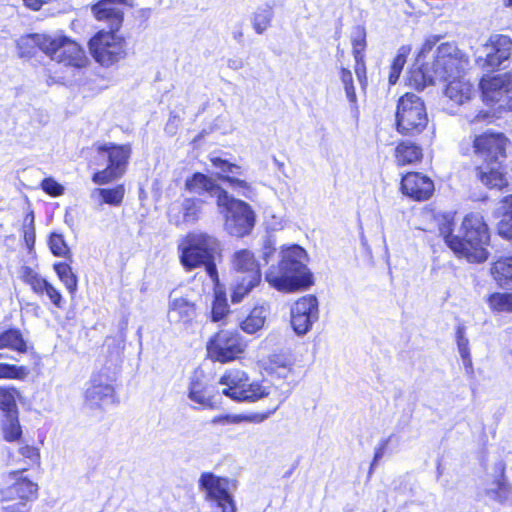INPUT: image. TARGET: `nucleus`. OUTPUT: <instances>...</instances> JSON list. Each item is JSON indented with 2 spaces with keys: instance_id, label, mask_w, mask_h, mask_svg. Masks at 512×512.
<instances>
[{
  "instance_id": "obj_1",
  "label": "nucleus",
  "mask_w": 512,
  "mask_h": 512,
  "mask_svg": "<svg viewBox=\"0 0 512 512\" xmlns=\"http://www.w3.org/2000/svg\"><path fill=\"white\" fill-rule=\"evenodd\" d=\"M508 138L500 132H484L473 140L477 178L490 189L508 185L503 163L507 158Z\"/></svg>"
},
{
  "instance_id": "obj_2",
  "label": "nucleus",
  "mask_w": 512,
  "mask_h": 512,
  "mask_svg": "<svg viewBox=\"0 0 512 512\" xmlns=\"http://www.w3.org/2000/svg\"><path fill=\"white\" fill-rule=\"evenodd\" d=\"M307 253L299 245H292L280 253L277 265L269 267L265 280L279 291L291 292L309 287L313 276L307 265Z\"/></svg>"
},
{
  "instance_id": "obj_3",
  "label": "nucleus",
  "mask_w": 512,
  "mask_h": 512,
  "mask_svg": "<svg viewBox=\"0 0 512 512\" xmlns=\"http://www.w3.org/2000/svg\"><path fill=\"white\" fill-rule=\"evenodd\" d=\"M179 251L186 269L205 266L209 277L213 281L218 280L215 258L220 252V242L216 237L201 231L188 233L179 244Z\"/></svg>"
},
{
  "instance_id": "obj_4",
  "label": "nucleus",
  "mask_w": 512,
  "mask_h": 512,
  "mask_svg": "<svg viewBox=\"0 0 512 512\" xmlns=\"http://www.w3.org/2000/svg\"><path fill=\"white\" fill-rule=\"evenodd\" d=\"M488 241V228L483 217L470 213L463 219L461 235H456V240H449V248L469 262L480 263L488 258L485 248Z\"/></svg>"
},
{
  "instance_id": "obj_5",
  "label": "nucleus",
  "mask_w": 512,
  "mask_h": 512,
  "mask_svg": "<svg viewBox=\"0 0 512 512\" xmlns=\"http://www.w3.org/2000/svg\"><path fill=\"white\" fill-rule=\"evenodd\" d=\"M34 44L52 60L65 66L82 68L88 59L79 44L65 36L35 34L21 38L18 45Z\"/></svg>"
},
{
  "instance_id": "obj_6",
  "label": "nucleus",
  "mask_w": 512,
  "mask_h": 512,
  "mask_svg": "<svg viewBox=\"0 0 512 512\" xmlns=\"http://www.w3.org/2000/svg\"><path fill=\"white\" fill-rule=\"evenodd\" d=\"M217 206L225 219L224 228L230 235L243 237L250 234L255 225V213L248 203L227 193L219 197Z\"/></svg>"
},
{
  "instance_id": "obj_7",
  "label": "nucleus",
  "mask_w": 512,
  "mask_h": 512,
  "mask_svg": "<svg viewBox=\"0 0 512 512\" xmlns=\"http://www.w3.org/2000/svg\"><path fill=\"white\" fill-rule=\"evenodd\" d=\"M246 372L238 369L228 370L221 378L220 384L226 386L222 393L238 402H255L271 394L272 387L263 383L248 384Z\"/></svg>"
},
{
  "instance_id": "obj_8",
  "label": "nucleus",
  "mask_w": 512,
  "mask_h": 512,
  "mask_svg": "<svg viewBox=\"0 0 512 512\" xmlns=\"http://www.w3.org/2000/svg\"><path fill=\"white\" fill-rule=\"evenodd\" d=\"M428 124L426 107L422 99L412 93L403 95L397 105L396 126L403 135H417Z\"/></svg>"
},
{
  "instance_id": "obj_9",
  "label": "nucleus",
  "mask_w": 512,
  "mask_h": 512,
  "mask_svg": "<svg viewBox=\"0 0 512 512\" xmlns=\"http://www.w3.org/2000/svg\"><path fill=\"white\" fill-rule=\"evenodd\" d=\"M117 31L101 30L89 41L93 58L102 66L110 67L126 57L125 39Z\"/></svg>"
},
{
  "instance_id": "obj_10",
  "label": "nucleus",
  "mask_w": 512,
  "mask_h": 512,
  "mask_svg": "<svg viewBox=\"0 0 512 512\" xmlns=\"http://www.w3.org/2000/svg\"><path fill=\"white\" fill-rule=\"evenodd\" d=\"M469 64L468 58L453 43H442L438 46L435 60L431 64L436 78L448 81L452 78L465 75Z\"/></svg>"
},
{
  "instance_id": "obj_11",
  "label": "nucleus",
  "mask_w": 512,
  "mask_h": 512,
  "mask_svg": "<svg viewBox=\"0 0 512 512\" xmlns=\"http://www.w3.org/2000/svg\"><path fill=\"white\" fill-rule=\"evenodd\" d=\"M98 151L107 153L109 163L106 169L93 175V182L98 185H104L120 178L126 171L132 152L131 146L129 144L116 145L114 143H105L98 147Z\"/></svg>"
},
{
  "instance_id": "obj_12",
  "label": "nucleus",
  "mask_w": 512,
  "mask_h": 512,
  "mask_svg": "<svg viewBox=\"0 0 512 512\" xmlns=\"http://www.w3.org/2000/svg\"><path fill=\"white\" fill-rule=\"evenodd\" d=\"M199 487L206 492V498L220 510V512H236V505L231 495V488L235 484L228 478L216 476L213 473L205 472L199 479Z\"/></svg>"
},
{
  "instance_id": "obj_13",
  "label": "nucleus",
  "mask_w": 512,
  "mask_h": 512,
  "mask_svg": "<svg viewBox=\"0 0 512 512\" xmlns=\"http://www.w3.org/2000/svg\"><path fill=\"white\" fill-rule=\"evenodd\" d=\"M246 342L237 333L229 330H221L210 339L207 351L212 360L221 363L230 362L244 352Z\"/></svg>"
},
{
  "instance_id": "obj_14",
  "label": "nucleus",
  "mask_w": 512,
  "mask_h": 512,
  "mask_svg": "<svg viewBox=\"0 0 512 512\" xmlns=\"http://www.w3.org/2000/svg\"><path fill=\"white\" fill-rule=\"evenodd\" d=\"M24 471L15 470L5 476L6 485L0 489V502L25 501L27 504L38 497V484L23 475Z\"/></svg>"
},
{
  "instance_id": "obj_15",
  "label": "nucleus",
  "mask_w": 512,
  "mask_h": 512,
  "mask_svg": "<svg viewBox=\"0 0 512 512\" xmlns=\"http://www.w3.org/2000/svg\"><path fill=\"white\" fill-rule=\"evenodd\" d=\"M483 99L488 104H497L499 109L512 110V77L499 74L480 81Z\"/></svg>"
},
{
  "instance_id": "obj_16",
  "label": "nucleus",
  "mask_w": 512,
  "mask_h": 512,
  "mask_svg": "<svg viewBox=\"0 0 512 512\" xmlns=\"http://www.w3.org/2000/svg\"><path fill=\"white\" fill-rule=\"evenodd\" d=\"M318 318V300L313 295L301 297L291 307V325L297 335L306 334Z\"/></svg>"
},
{
  "instance_id": "obj_17",
  "label": "nucleus",
  "mask_w": 512,
  "mask_h": 512,
  "mask_svg": "<svg viewBox=\"0 0 512 512\" xmlns=\"http://www.w3.org/2000/svg\"><path fill=\"white\" fill-rule=\"evenodd\" d=\"M213 393V387L208 384L204 373L194 372L188 385V399L203 409H213L216 404Z\"/></svg>"
},
{
  "instance_id": "obj_18",
  "label": "nucleus",
  "mask_w": 512,
  "mask_h": 512,
  "mask_svg": "<svg viewBox=\"0 0 512 512\" xmlns=\"http://www.w3.org/2000/svg\"><path fill=\"white\" fill-rule=\"evenodd\" d=\"M401 190L414 200H427L434 192V183L421 173L410 172L402 178Z\"/></svg>"
},
{
  "instance_id": "obj_19",
  "label": "nucleus",
  "mask_w": 512,
  "mask_h": 512,
  "mask_svg": "<svg viewBox=\"0 0 512 512\" xmlns=\"http://www.w3.org/2000/svg\"><path fill=\"white\" fill-rule=\"evenodd\" d=\"M204 201L198 198H185L180 205H172L168 215L170 222L179 226L181 224H194L202 214Z\"/></svg>"
},
{
  "instance_id": "obj_20",
  "label": "nucleus",
  "mask_w": 512,
  "mask_h": 512,
  "mask_svg": "<svg viewBox=\"0 0 512 512\" xmlns=\"http://www.w3.org/2000/svg\"><path fill=\"white\" fill-rule=\"evenodd\" d=\"M196 316V306L187 297L172 292L169 296L167 318L172 324L188 323Z\"/></svg>"
},
{
  "instance_id": "obj_21",
  "label": "nucleus",
  "mask_w": 512,
  "mask_h": 512,
  "mask_svg": "<svg viewBox=\"0 0 512 512\" xmlns=\"http://www.w3.org/2000/svg\"><path fill=\"white\" fill-rule=\"evenodd\" d=\"M489 52L483 66L495 69L505 64L512 55V40L506 35H494L490 38Z\"/></svg>"
},
{
  "instance_id": "obj_22",
  "label": "nucleus",
  "mask_w": 512,
  "mask_h": 512,
  "mask_svg": "<svg viewBox=\"0 0 512 512\" xmlns=\"http://www.w3.org/2000/svg\"><path fill=\"white\" fill-rule=\"evenodd\" d=\"M127 0H100L92 6L94 16L100 21H108L110 30H119L123 22V11L121 5Z\"/></svg>"
},
{
  "instance_id": "obj_23",
  "label": "nucleus",
  "mask_w": 512,
  "mask_h": 512,
  "mask_svg": "<svg viewBox=\"0 0 512 512\" xmlns=\"http://www.w3.org/2000/svg\"><path fill=\"white\" fill-rule=\"evenodd\" d=\"M86 403L91 407H102L114 402V388L108 382L93 377L85 393Z\"/></svg>"
},
{
  "instance_id": "obj_24",
  "label": "nucleus",
  "mask_w": 512,
  "mask_h": 512,
  "mask_svg": "<svg viewBox=\"0 0 512 512\" xmlns=\"http://www.w3.org/2000/svg\"><path fill=\"white\" fill-rule=\"evenodd\" d=\"M447 82L445 95L459 105L469 101L476 94L474 85L466 75L452 78Z\"/></svg>"
},
{
  "instance_id": "obj_25",
  "label": "nucleus",
  "mask_w": 512,
  "mask_h": 512,
  "mask_svg": "<svg viewBox=\"0 0 512 512\" xmlns=\"http://www.w3.org/2000/svg\"><path fill=\"white\" fill-rule=\"evenodd\" d=\"M185 186L187 190L192 193H209L210 196L216 198V204L219 203V197H222V194L228 193L225 189L215 183L213 179L202 173H195L191 178L187 179Z\"/></svg>"
},
{
  "instance_id": "obj_26",
  "label": "nucleus",
  "mask_w": 512,
  "mask_h": 512,
  "mask_svg": "<svg viewBox=\"0 0 512 512\" xmlns=\"http://www.w3.org/2000/svg\"><path fill=\"white\" fill-rule=\"evenodd\" d=\"M232 268L243 276L261 277L259 264L253 253L247 249L236 251L232 257Z\"/></svg>"
},
{
  "instance_id": "obj_27",
  "label": "nucleus",
  "mask_w": 512,
  "mask_h": 512,
  "mask_svg": "<svg viewBox=\"0 0 512 512\" xmlns=\"http://www.w3.org/2000/svg\"><path fill=\"white\" fill-rule=\"evenodd\" d=\"M491 275L500 287L512 283V255L500 257L492 264Z\"/></svg>"
},
{
  "instance_id": "obj_28",
  "label": "nucleus",
  "mask_w": 512,
  "mask_h": 512,
  "mask_svg": "<svg viewBox=\"0 0 512 512\" xmlns=\"http://www.w3.org/2000/svg\"><path fill=\"white\" fill-rule=\"evenodd\" d=\"M422 158V149L416 144L403 141L395 149V159L398 165L412 164Z\"/></svg>"
},
{
  "instance_id": "obj_29",
  "label": "nucleus",
  "mask_w": 512,
  "mask_h": 512,
  "mask_svg": "<svg viewBox=\"0 0 512 512\" xmlns=\"http://www.w3.org/2000/svg\"><path fill=\"white\" fill-rule=\"evenodd\" d=\"M499 210L502 216L498 223V233L503 238L512 240V195L503 198Z\"/></svg>"
},
{
  "instance_id": "obj_30",
  "label": "nucleus",
  "mask_w": 512,
  "mask_h": 512,
  "mask_svg": "<svg viewBox=\"0 0 512 512\" xmlns=\"http://www.w3.org/2000/svg\"><path fill=\"white\" fill-rule=\"evenodd\" d=\"M0 349H11L24 353L27 351V345L18 329H8L0 332Z\"/></svg>"
},
{
  "instance_id": "obj_31",
  "label": "nucleus",
  "mask_w": 512,
  "mask_h": 512,
  "mask_svg": "<svg viewBox=\"0 0 512 512\" xmlns=\"http://www.w3.org/2000/svg\"><path fill=\"white\" fill-rule=\"evenodd\" d=\"M267 317L264 306L255 307L250 314L240 323V328L248 334H254L263 328Z\"/></svg>"
},
{
  "instance_id": "obj_32",
  "label": "nucleus",
  "mask_w": 512,
  "mask_h": 512,
  "mask_svg": "<svg viewBox=\"0 0 512 512\" xmlns=\"http://www.w3.org/2000/svg\"><path fill=\"white\" fill-rule=\"evenodd\" d=\"M436 80H439V78H436L432 66L429 64L411 71L409 76V84L417 90H423L427 85L433 84Z\"/></svg>"
},
{
  "instance_id": "obj_33",
  "label": "nucleus",
  "mask_w": 512,
  "mask_h": 512,
  "mask_svg": "<svg viewBox=\"0 0 512 512\" xmlns=\"http://www.w3.org/2000/svg\"><path fill=\"white\" fill-rule=\"evenodd\" d=\"M494 488L487 489L486 494L493 500L512 505V484L507 479H495Z\"/></svg>"
},
{
  "instance_id": "obj_34",
  "label": "nucleus",
  "mask_w": 512,
  "mask_h": 512,
  "mask_svg": "<svg viewBox=\"0 0 512 512\" xmlns=\"http://www.w3.org/2000/svg\"><path fill=\"white\" fill-rule=\"evenodd\" d=\"M19 455L22 457L21 460H12L14 464L19 465L21 471H27L34 466L40 464V453L37 448L30 445L21 446L18 450Z\"/></svg>"
},
{
  "instance_id": "obj_35",
  "label": "nucleus",
  "mask_w": 512,
  "mask_h": 512,
  "mask_svg": "<svg viewBox=\"0 0 512 512\" xmlns=\"http://www.w3.org/2000/svg\"><path fill=\"white\" fill-rule=\"evenodd\" d=\"M273 8L269 5H263L256 9L251 16L252 26L257 34H262L268 29L273 19Z\"/></svg>"
},
{
  "instance_id": "obj_36",
  "label": "nucleus",
  "mask_w": 512,
  "mask_h": 512,
  "mask_svg": "<svg viewBox=\"0 0 512 512\" xmlns=\"http://www.w3.org/2000/svg\"><path fill=\"white\" fill-rule=\"evenodd\" d=\"M261 277L238 276L233 288L231 300L233 303H239L242 299L259 284Z\"/></svg>"
},
{
  "instance_id": "obj_37",
  "label": "nucleus",
  "mask_w": 512,
  "mask_h": 512,
  "mask_svg": "<svg viewBox=\"0 0 512 512\" xmlns=\"http://www.w3.org/2000/svg\"><path fill=\"white\" fill-rule=\"evenodd\" d=\"M487 303L495 313H512V291L492 293L489 295Z\"/></svg>"
},
{
  "instance_id": "obj_38",
  "label": "nucleus",
  "mask_w": 512,
  "mask_h": 512,
  "mask_svg": "<svg viewBox=\"0 0 512 512\" xmlns=\"http://www.w3.org/2000/svg\"><path fill=\"white\" fill-rule=\"evenodd\" d=\"M18 390L12 386H0V411L4 415H12L18 412L16 398Z\"/></svg>"
},
{
  "instance_id": "obj_39",
  "label": "nucleus",
  "mask_w": 512,
  "mask_h": 512,
  "mask_svg": "<svg viewBox=\"0 0 512 512\" xmlns=\"http://www.w3.org/2000/svg\"><path fill=\"white\" fill-rule=\"evenodd\" d=\"M54 270L69 293L74 294L77 290L78 279L71 266L65 262H57L54 264Z\"/></svg>"
},
{
  "instance_id": "obj_40",
  "label": "nucleus",
  "mask_w": 512,
  "mask_h": 512,
  "mask_svg": "<svg viewBox=\"0 0 512 512\" xmlns=\"http://www.w3.org/2000/svg\"><path fill=\"white\" fill-rule=\"evenodd\" d=\"M22 279L26 284H28L31 287L33 292L38 295H43L45 289L50 283L46 279L41 277L32 268L27 266L22 268Z\"/></svg>"
},
{
  "instance_id": "obj_41",
  "label": "nucleus",
  "mask_w": 512,
  "mask_h": 512,
  "mask_svg": "<svg viewBox=\"0 0 512 512\" xmlns=\"http://www.w3.org/2000/svg\"><path fill=\"white\" fill-rule=\"evenodd\" d=\"M3 433L6 441L13 442L20 439L22 430L18 420V412H14L12 415H5Z\"/></svg>"
},
{
  "instance_id": "obj_42",
  "label": "nucleus",
  "mask_w": 512,
  "mask_h": 512,
  "mask_svg": "<svg viewBox=\"0 0 512 512\" xmlns=\"http://www.w3.org/2000/svg\"><path fill=\"white\" fill-rule=\"evenodd\" d=\"M410 50L411 49L409 46H401L398 49L397 55L393 59V62L390 67V73H389V78H388L390 84L393 85L398 81L399 76L403 70L405 63H406V58L410 53Z\"/></svg>"
},
{
  "instance_id": "obj_43",
  "label": "nucleus",
  "mask_w": 512,
  "mask_h": 512,
  "mask_svg": "<svg viewBox=\"0 0 512 512\" xmlns=\"http://www.w3.org/2000/svg\"><path fill=\"white\" fill-rule=\"evenodd\" d=\"M93 194H98L104 203L118 206L123 201L125 188L123 185H117L111 189L98 188L94 190Z\"/></svg>"
},
{
  "instance_id": "obj_44",
  "label": "nucleus",
  "mask_w": 512,
  "mask_h": 512,
  "mask_svg": "<svg viewBox=\"0 0 512 512\" xmlns=\"http://www.w3.org/2000/svg\"><path fill=\"white\" fill-rule=\"evenodd\" d=\"M219 179L228 183L229 187L245 198H251L254 190L247 181L239 179L234 175H219Z\"/></svg>"
},
{
  "instance_id": "obj_45",
  "label": "nucleus",
  "mask_w": 512,
  "mask_h": 512,
  "mask_svg": "<svg viewBox=\"0 0 512 512\" xmlns=\"http://www.w3.org/2000/svg\"><path fill=\"white\" fill-rule=\"evenodd\" d=\"M29 375V369L26 366H18L2 362L0 364V379L24 380Z\"/></svg>"
},
{
  "instance_id": "obj_46",
  "label": "nucleus",
  "mask_w": 512,
  "mask_h": 512,
  "mask_svg": "<svg viewBox=\"0 0 512 512\" xmlns=\"http://www.w3.org/2000/svg\"><path fill=\"white\" fill-rule=\"evenodd\" d=\"M48 244L53 255L64 258L71 257V251L62 234L52 233L49 237Z\"/></svg>"
},
{
  "instance_id": "obj_47",
  "label": "nucleus",
  "mask_w": 512,
  "mask_h": 512,
  "mask_svg": "<svg viewBox=\"0 0 512 512\" xmlns=\"http://www.w3.org/2000/svg\"><path fill=\"white\" fill-rule=\"evenodd\" d=\"M351 42L353 56H364V50L366 48V31L363 26L358 25L353 29Z\"/></svg>"
},
{
  "instance_id": "obj_48",
  "label": "nucleus",
  "mask_w": 512,
  "mask_h": 512,
  "mask_svg": "<svg viewBox=\"0 0 512 512\" xmlns=\"http://www.w3.org/2000/svg\"><path fill=\"white\" fill-rule=\"evenodd\" d=\"M437 223L440 235L443 236L445 243L449 246V240H456V235L452 234L453 215L451 213L438 215Z\"/></svg>"
},
{
  "instance_id": "obj_49",
  "label": "nucleus",
  "mask_w": 512,
  "mask_h": 512,
  "mask_svg": "<svg viewBox=\"0 0 512 512\" xmlns=\"http://www.w3.org/2000/svg\"><path fill=\"white\" fill-rule=\"evenodd\" d=\"M210 161L215 168L220 170V172L217 174L218 177H219V175H231L232 176V175H241L242 174V170H241L240 166L230 163L227 160L222 159L218 156H211Z\"/></svg>"
},
{
  "instance_id": "obj_50",
  "label": "nucleus",
  "mask_w": 512,
  "mask_h": 512,
  "mask_svg": "<svg viewBox=\"0 0 512 512\" xmlns=\"http://www.w3.org/2000/svg\"><path fill=\"white\" fill-rule=\"evenodd\" d=\"M229 308L225 296L221 293H215L212 305L211 318L213 322L221 321L228 313Z\"/></svg>"
},
{
  "instance_id": "obj_51",
  "label": "nucleus",
  "mask_w": 512,
  "mask_h": 512,
  "mask_svg": "<svg viewBox=\"0 0 512 512\" xmlns=\"http://www.w3.org/2000/svg\"><path fill=\"white\" fill-rule=\"evenodd\" d=\"M340 79L343 83L348 100L351 103H356L357 96H356L355 87L353 84L352 72L346 68H342L341 72H340Z\"/></svg>"
},
{
  "instance_id": "obj_52",
  "label": "nucleus",
  "mask_w": 512,
  "mask_h": 512,
  "mask_svg": "<svg viewBox=\"0 0 512 512\" xmlns=\"http://www.w3.org/2000/svg\"><path fill=\"white\" fill-rule=\"evenodd\" d=\"M24 238L27 245H33L35 242V224L34 213L30 212L24 220Z\"/></svg>"
},
{
  "instance_id": "obj_53",
  "label": "nucleus",
  "mask_w": 512,
  "mask_h": 512,
  "mask_svg": "<svg viewBox=\"0 0 512 512\" xmlns=\"http://www.w3.org/2000/svg\"><path fill=\"white\" fill-rule=\"evenodd\" d=\"M458 351L461 357H467L470 354L469 340L465 336V327L459 326L456 332Z\"/></svg>"
},
{
  "instance_id": "obj_54",
  "label": "nucleus",
  "mask_w": 512,
  "mask_h": 512,
  "mask_svg": "<svg viewBox=\"0 0 512 512\" xmlns=\"http://www.w3.org/2000/svg\"><path fill=\"white\" fill-rule=\"evenodd\" d=\"M1 504V512H31V505L25 501H8Z\"/></svg>"
},
{
  "instance_id": "obj_55",
  "label": "nucleus",
  "mask_w": 512,
  "mask_h": 512,
  "mask_svg": "<svg viewBox=\"0 0 512 512\" xmlns=\"http://www.w3.org/2000/svg\"><path fill=\"white\" fill-rule=\"evenodd\" d=\"M41 188L51 196H60L64 192V188L61 184L56 182L53 178H45L41 182Z\"/></svg>"
},
{
  "instance_id": "obj_56",
  "label": "nucleus",
  "mask_w": 512,
  "mask_h": 512,
  "mask_svg": "<svg viewBox=\"0 0 512 512\" xmlns=\"http://www.w3.org/2000/svg\"><path fill=\"white\" fill-rule=\"evenodd\" d=\"M44 294L51 300V302L58 308H61L63 305V298L58 289H56L51 283L47 286L44 291Z\"/></svg>"
},
{
  "instance_id": "obj_57",
  "label": "nucleus",
  "mask_w": 512,
  "mask_h": 512,
  "mask_svg": "<svg viewBox=\"0 0 512 512\" xmlns=\"http://www.w3.org/2000/svg\"><path fill=\"white\" fill-rule=\"evenodd\" d=\"M276 247H275V241L272 240L270 237L265 238L263 242V248H262V259L268 263L270 258L275 254Z\"/></svg>"
},
{
  "instance_id": "obj_58",
  "label": "nucleus",
  "mask_w": 512,
  "mask_h": 512,
  "mask_svg": "<svg viewBox=\"0 0 512 512\" xmlns=\"http://www.w3.org/2000/svg\"><path fill=\"white\" fill-rule=\"evenodd\" d=\"M245 422L244 414H230L213 419V423L239 424Z\"/></svg>"
},
{
  "instance_id": "obj_59",
  "label": "nucleus",
  "mask_w": 512,
  "mask_h": 512,
  "mask_svg": "<svg viewBox=\"0 0 512 512\" xmlns=\"http://www.w3.org/2000/svg\"><path fill=\"white\" fill-rule=\"evenodd\" d=\"M355 59V73L359 79V81L362 83L363 80L366 78V67H365V61L364 56H354Z\"/></svg>"
},
{
  "instance_id": "obj_60",
  "label": "nucleus",
  "mask_w": 512,
  "mask_h": 512,
  "mask_svg": "<svg viewBox=\"0 0 512 512\" xmlns=\"http://www.w3.org/2000/svg\"><path fill=\"white\" fill-rule=\"evenodd\" d=\"M270 413H248L244 414V420L246 423H255L259 424L262 423L264 420H266L269 417Z\"/></svg>"
},
{
  "instance_id": "obj_61",
  "label": "nucleus",
  "mask_w": 512,
  "mask_h": 512,
  "mask_svg": "<svg viewBox=\"0 0 512 512\" xmlns=\"http://www.w3.org/2000/svg\"><path fill=\"white\" fill-rule=\"evenodd\" d=\"M493 470L496 474V479H507L506 478V463L503 459H500L494 463Z\"/></svg>"
},
{
  "instance_id": "obj_62",
  "label": "nucleus",
  "mask_w": 512,
  "mask_h": 512,
  "mask_svg": "<svg viewBox=\"0 0 512 512\" xmlns=\"http://www.w3.org/2000/svg\"><path fill=\"white\" fill-rule=\"evenodd\" d=\"M388 443H389V439H384L380 442L379 446L376 448V451H375L374 460H373L374 463L382 458V456L388 446Z\"/></svg>"
},
{
  "instance_id": "obj_63",
  "label": "nucleus",
  "mask_w": 512,
  "mask_h": 512,
  "mask_svg": "<svg viewBox=\"0 0 512 512\" xmlns=\"http://www.w3.org/2000/svg\"><path fill=\"white\" fill-rule=\"evenodd\" d=\"M176 120H177V117L176 116H170L169 120H168V123L166 125V130L173 134L175 133V130H176Z\"/></svg>"
},
{
  "instance_id": "obj_64",
  "label": "nucleus",
  "mask_w": 512,
  "mask_h": 512,
  "mask_svg": "<svg viewBox=\"0 0 512 512\" xmlns=\"http://www.w3.org/2000/svg\"><path fill=\"white\" fill-rule=\"evenodd\" d=\"M228 67L233 70H238L243 67V62L240 59H229L228 60Z\"/></svg>"
}]
</instances>
